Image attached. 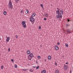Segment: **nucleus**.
Segmentation results:
<instances>
[{
	"mask_svg": "<svg viewBox=\"0 0 73 73\" xmlns=\"http://www.w3.org/2000/svg\"><path fill=\"white\" fill-rule=\"evenodd\" d=\"M56 13L58 15H56V18L59 19V18H61L62 17V15H61V13H60V12L58 11L57 12H56Z\"/></svg>",
	"mask_w": 73,
	"mask_h": 73,
	"instance_id": "1",
	"label": "nucleus"
},
{
	"mask_svg": "<svg viewBox=\"0 0 73 73\" xmlns=\"http://www.w3.org/2000/svg\"><path fill=\"white\" fill-rule=\"evenodd\" d=\"M33 57V53L30 54V55H29L28 56V59L29 60H31L32 58V57Z\"/></svg>",
	"mask_w": 73,
	"mask_h": 73,
	"instance_id": "2",
	"label": "nucleus"
},
{
	"mask_svg": "<svg viewBox=\"0 0 73 73\" xmlns=\"http://www.w3.org/2000/svg\"><path fill=\"white\" fill-rule=\"evenodd\" d=\"M22 26L23 28H26V23H25V21H23L22 22Z\"/></svg>",
	"mask_w": 73,
	"mask_h": 73,
	"instance_id": "3",
	"label": "nucleus"
},
{
	"mask_svg": "<svg viewBox=\"0 0 73 73\" xmlns=\"http://www.w3.org/2000/svg\"><path fill=\"white\" fill-rule=\"evenodd\" d=\"M10 2H9V3L8 5L9 8H13V6H12V2H11V0H10Z\"/></svg>",
	"mask_w": 73,
	"mask_h": 73,
	"instance_id": "4",
	"label": "nucleus"
},
{
	"mask_svg": "<svg viewBox=\"0 0 73 73\" xmlns=\"http://www.w3.org/2000/svg\"><path fill=\"white\" fill-rule=\"evenodd\" d=\"M30 21L31 22L35 21V18L33 17H31L30 19Z\"/></svg>",
	"mask_w": 73,
	"mask_h": 73,
	"instance_id": "5",
	"label": "nucleus"
},
{
	"mask_svg": "<svg viewBox=\"0 0 73 73\" xmlns=\"http://www.w3.org/2000/svg\"><path fill=\"white\" fill-rule=\"evenodd\" d=\"M68 65H66L64 66V70H68Z\"/></svg>",
	"mask_w": 73,
	"mask_h": 73,
	"instance_id": "6",
	"label": "nucleus"
},
{
	"mask_svg": "<svg viewBox=\"0 0 73 73\" xmlns=\"http://www.w3.org/2000/svg\"><path fill=\"white\" fill-rule=\"evenodd\" d=\"M67 32L68 33H69V34H70V33H71V30L70 29H68L67 30Z\"/></svg>",
	"mask_w": 73,
	"mask_h": 73,
	"instance_id": "7",
	"label": "nucleus"
},
{
	"mask_svg": "<svg viewBox=\"0 0 73 73\" xmlns=\"http://www.w3.org/2000/svg\"><path fill=\"white\" fill-rule=\"evenodd\" d=\"M58 48H58V46L57 45L55 46V48L56 50H58Z\"/></svg>",
	"mask_w": 73,
	"mask_h": 73,
	"instance_id": "8",
	"label": "nucleus"
},
{
	"mask_svg": "<svg viewBox=\"0 0 73 73\" xmlns=\"http://www.w3.org/2000/svg\"><path fill=\"white\" fill-rule=\"evenodd\" d=\"M9 40H10V38L9 37H8L7 38L6 41L7 42H8V41H9Z\"/></svg>",
	"mask_w": 73,
	"mask_h": 73,
	"instance_id": "9",
	"label": "nucleus"
},
{
	"mask_svg": "<svg viewBox=\"0 0 73 73\" xmlns=\"http://www.w3.org/2000/svg\"><path fill=\"white\" fill-rule=\"evenodd\" d=\"M51 58H52V57L50 55L48 56V58L49 60H51Z\"/></svg>",
	"mask_w": 73,
	"mask_h": 73,
	"instance_id": "10",
	"label": "nucleus"
},
{
	"mask_svg": "<svg viewBox=\"0 0 73 73\" xmlns=\"http://www.w3.org/2000/svg\"><path fill=\"white\" fill-rule=\"evenodd\" d=\"M27 52L28 54H30V53H31V51L29 50H27Z\"/></svg>",
	"mask_w": 73,
	"mask_h": 73,
	"instance_id": "11",
	"label": "nucleus"
},
{
	"mask_svg": "<svg viewBox=\"0 0 73 73\" xmlns=\"http://www.w3.org/2000/svg\"><path fill=\"white\" fill-rule=\"evenodd\" d=\"M46 73V71H45V70H43L41 72V73Z\"/></svg>",
	"mask_w": 73,
	"mask_h": 73,
	"instance_id": "12",
	"label": "nucleus"
},
{
	"mask_svg": "<svg viewBox=\"0 0 73 73\" xmlns=\"http://www.w3.org/2000/svg\"><path fill=\"white\" fill-rule=\"evenodd\" d=\"M60 13H62V15H63V14H64V13H63V10H60Z\"/></svg>",
	"mask_w": 73,
	"mask_h": 73,
	"instance_id": "13",
	"label": "nucleus"
},
{
	"mask_svg": "<svg viewBox=\"0 0 73 73\" xmlns=\"http://www.w3.org/2000/svg\"><path fill=\"white\" fill-rule=\"evenodd\" d=\"M36 16V13H34L32 15V17H34V16Z\"/></svg>",
	"mask_w": 73,
	"mask_h": 73,
	"instance_id": "14",
	"label": "nucleus"
},
{
	"mask_svg": "<svg viewBox=\"0 0 73 73\" xmlns=\"http://www.w3.org/2000/svg\"><path fill=\"white\" fill-rule=\"evenodd\" d=\"M29 71L30 72H33V70H32V69H30L29 70Z\"/></svg>",
	"mask_w": 73,
	"mask_h": 73,
	"instance_id": "15",
	"label": "nucleus"
},
{
	"mask_svg": "<svg viewBox=\"0 0 73 73\" xmlns=\"http://www.w3.org/2000/svg\"><path fill=\"white\" fill-rule=\"evenodd\" d=\"M45 16H46V17H48V15L46 13H45L44 14Z\"/></svg>",
	"mask_w": 73,
	"mask_h": 73,
	"instance_id": "16",
	"label": "nucleus"
},
{
	"mask_svg": "<svg viewBox=\"0 0 73 73\" xmlns=\"http://www.w3.org/2000/svg\"><path fill=\"white\" fill-rule=\"evenodd\" d=\"M3 15H7V13L6 12V11H4L3 12Z\"/></svg>",
	"mask_w": 73,
	"mask_h": 73,
	"instance_id": "17",
	"label": "nucleus"
},
{
	"mask_svg": "<svg viewBox=\"0 0 73 73\" xmlns=\"http://www.w3.org/2000/svg\"><path fill=\"white\" fill-rule=\"evenodd\" d=\"M59 71L58 70H56L55 71V73H58Z\"/></svg>",
	"mask_w": 73,
	"mask_h": 73,
	"instance_id": "18",
	"label": "nucleus"
},
{
	"mask_svg": "<svg viewBox=\"0 0 73 73\" xmlns=\"http://www.w3.org/2000/svg\"><path fill=\"white\" fill-rule=\"evenodd\" d=\"M66 27H69V25H70V24H66Z\"/></svg>",
	"mask_w": 73,
	"mask_h": 73,
	"instance_id": "19",
	"label": "nucleus"
},
{
	"mask_svg": "<svg viewBox=\"0 0 73 73\" xmlns=\"http://www.w3.org/2000/svg\"><path fill=\"white\" fill-rule=\"evenodd\" d=\"M22 70H23L24 71H27V69H22Z\"/></svg>",
	"mask_w": 73,
	"mask_h": 73,
	"instance_id": "20",
	"label": "nucleus"
},
{
	"mask_svg": "<svg viewBox=\"0 0 73 73\" xmlns=\"http://www.w3.org/2000/svg\"><path fill=\"white\" fill-rule=\"evenodd\" d=\"M40 68V66H38L36 67V69H38L39 68Z\"/></svg>",
	"mask_w": 73,
	"mask_h": 73,
	"instance_id": "21",
	"label": "nucleus"
},
{
	"mask_svg": "<svg viewBox=\"0 0 73 73\" xmlns=\"http://www.w3.org/2000/svg\"><path fill=\"white\" fill-rule=\"evenodd\" d=\"M15 68H17V66L16 64H15Z\"/></svg>",
	"mask_w": 73,
	"mask_h": 73,
	"instance_id": "22",
	"label": "nucleus"
},
{
	"mask_svg": "<svg viewBox=\"0 0 73 73\" xmlns=\"http://www.w3.org/2000/svg\"><path fill=\"white\" fill-rule=\"evenodd\" d=\"M57 9L58 10L56 11V12H57V11H59V12H60V11H59V8H57Z\"/></svg>",
	"mask_w": 73,
	"mask_h": 73,
	"instance_id": "23",
	"label": "nucleus"
},
{
	"mask_svg": "<svg viewBox=\"0 0 73 73\" xmlns=\"http://www.w3.org/2000/svg\"><path fill=\"white\" fill-rule=\"evenodd\" d=\"M38 59H40V58H41V56H38Z\"/></svg>",
	"mask_w": 73,
	"mask_h": 73,
	"instance_id": "24",
	"label": "nucleus"
},
{
	"mask_svg": "<svg viewBox=\"0 0 73 73\" xmlns=\"http://www.w3.org/2000/svg\"><path fill=\"white\" fill-rule=\"evenodd\" d=\"M3 68H4V66H1V69H3Z\"/></svg>",
	"mask_w": 73,
	"mask_h": 73,
	"instance_id": "25",
	"label": "nucleus"
},
{
	"mask_svg": "<svg viewBox=\"0 0 73 73\" xmlns=\"http://www.w3.org/2000/svg\"><path fill=\"white\" fill-rule=\"evenodd\" d=\"M65 45H66V47H68V45L66 43L65 44Z\"/></svg>",
	"mask_w": 73,
	"mask_h": 73,
	"instance_id": "26",
	"label": "nucleus"
},
{
	"mask_svg": "<svg viewBox=\"0 0 73 73\" xmlns=\"http://www.w3.org/2000/svg\"><path fill=\"white\" fill-rule=\"evenodd\" d=\"M26 11H27V13H29V11H28V10L27 9L26 10Z\"/></svg>",
	"mask_w": 73,
	"mask_h": 73,
	"instance_id": "27",
	"label": "nucleus"
},
{
	"mask_svg": "<svg viewBox=\"0 0 73 73\" xmlns=\"http://www.w3.org/2000/svg\"><path fill=\"white\" fill-rule=\"evenodd\" d=\"M11 61H12V62H13V61H14V60H13V59H11Z\"/></svg>",
	"mask_w": 73,
	"mask_h": 73,
	"instance_id": "28",
	"label": "nucleus"
},
{
	"mask_svg": "<svg viewBox=\"0 0 73 73\" xmlns=\"http://www.w3.org/2000/svg\"><path fill=\"white\" fill-rule=\"evenodd\" d=\"M40 6L41 7H42V8H43V5H42V4H41Z\"/></svg>",
	"mask_w": 73,
	"mask_h": 73,
	"instance_id": "29",
	"label": "nucleus"
},
{
	"mask_svg": "<svg viewBox=\"0 0 73 73\" xmlns=\"http://www.w3.org/2000/svg\"><path fill=\"white\" fill-rule=\"evenodd\" d=\"M33 68H36V66H33Z\"/></svg>",
	"mask_w": 73,
	"mask_h": 73,
	"instance_id": "30",
	"label": "nucleus"
},
{
	"mask_svg": "<svg viewBox=\"0 0 73 73\" xmlns=\"http://www.w3.org/2000/svg\"><path fill=\"white\" fill-rule=\"evenodd\" d=\"M10 50H11L10 48H9L8 50V51H9V52H10Z\"/></svg>",
	"mask_w": 73,
	"mask_h": 73,
	"instance_id": "31",
	"label": "nucleus"
},
{
	"mask_svg": "<svg viewBox=\"0 0 73 73\" xmlns=\"http://www.w3.org/2000/svg\"><path fill=\"white\" fill-rule=\"evenodd\" d=\"M59 21H61V18H59Z\"/></svg>",
	"mask_w": 73,
	"mask_h": 73,
	"instance_id": "32",
	"label": "nucleus"
},
{
	"mask_svg": "<svg viewBox=\"0 0 73 73\" xmlns=\"http://www.w3.org/2000/svg\"><path fill=\"white\" fill-rule=\"evenodd\" d=\"M15 1H16V2H17V1H19V0H15Z\"/></svg>",
	"mask_w": 73,
	"mask_h": 73,
	"instance_id": "33",
	"label": "nucleus"
},
{
	"mask_svg": "<svg viewBox=\"0 0 73 73\" xmlns=\"http://www.w3.org/2000/svg\"><path fill=\"white\" fill-rule=\"evenodd\" d=\"M44 20H46V18H44Z\"/></svg>",
	"mask_w": 73,
	"mask_h": 73,
	"instance_id": "34",
	"label": "nucleus"
},
{
	"mask_svg": "<svg viewBox=\"0 0 73 73\" xmlns=\"http://www.w3.org/2000/svg\"><path fill=\"white\" fill-rule=\"evenodd\" d=\"M57 45H60V43H59V42H58L57 43Z\"/></svg>",
	"mask_w": 73,
	"mask_h": 73,
	"instance_id": "35",
	"label": "nucleus"
},
{
	"mask_svg": "<svg viewBox=\"0 0 73 73\" xmlns=\"http://www.w3.org/2000/svg\"><path fill=\"white\" fill-rule=\"evenodd\" d=\"M39 28L40 29H41V26H39Z\"/></svg>",
	"mask_w": 73,
	"mask_h": 73,
	"instance_id": "36",
	"label": "nucleus"
},
{
	"mask_svg": "<svg viewBox=\"0 0 73 73\" xmlns=\"http://www.w3.org/2000/svg\"><path fill=\"white\" fill-rule=\"evenodd\" d=\"M15 37L16 38H17L18 37V36H17V35H16L15 36Z\"/></svg>",
	"mask_w": 73,
	"mask_h": 73,
	"instance_id": "37",
	"label": "nucleus"
},
{
	"mask_svg": "<svg viewBox=\"0 0 73 73\" xmlns=\"http://www.w3.org/2000/svg\"><path fill=\"white\" fill-rule=\"evenodd\" d=\"M23 10H22L21 11V13H23Z\"/></svg>",
	"mask_w": 73,
	"mask_h": 73,
	"instance_id": "38",
	"label": "nucleus"
},
{
	"mask_svg": "<svg viewBox=\"0 0 73 73\" xmlns=\"http://www.w3.org/2000/svg\"><path fill=\"white\" fill-rule=\"evenodd\" d=\"M67 21L68 22H69V21H70V20H69V19H67Z\"/></svg>",
	"mask_w": 73,
	"mask_h": 73,
	"instance_id": "39",
	"label": "nucleus"
},
{
	"mask_svg": "<svg viewBox=\"0 0 73 73\" xmlns=\"http://www.w3.org/2000/svg\"><path fill=\"white\" fill-rule=\"evenodd\" d=\"M36 64H38V62H37V60H36Z\"/></svg>",
	"mask_w": 73,
	"mask_h": 73,
	"instance_id": "40",
	"label": "nucleus"
},
{
	"mask_svg": "<svg viewBox=\"0 0 73 73\" xmlns=\"http://www.w3.org/2000/svg\"><path fill=\"white\" fill-rule=\"evenodd\" d=\"M66 64H68V62L66 63Z\"/></svg>",
	"mask_w": 73,
	"mask_h": 73,
	"instance_id": "41",
	"label": "nucleus"
},
{
	"mask_svg": "<svg viewBox=\"0 0 73 73\" xmlns=\"http://www.w3.org/2000/svg\"><path fill=\"white\" fill-rule=\"evenodd\" d=\"M57 63H55V65H57Z\"/></svg>",
	"mask_w": 73,
	"mask_h": 73,
	"instance_id": "42",
	"label": "nucleus"
},
{
	"mask_svg": "<svg viewBox=\"0 0 73 73\" xmlns=\"http://www.w3.org/2000/svg\"><path fill=\"white\" fill-rule=\"evenodd\" d=\"M70 73H72V72H71V69L70 71Z\"/></svg>",
	"mask_w": 73,
	"mask_h": 73,
	"instance_id": "43",
	"label": "nucleus"
},
{
	"mask_svg": "<svg viewBox=\"0 0 73 73\" xmlns=\"http://www.w3.org/2000/svg\"><path fill=\"white\" fill-rule=\"evenodd\" d=\"M44 61H46V60L45 59L44 60Z\"/></svg>",
	"mask_w": 73,
	"mask_h": 73,
	"instance_id": "44",
	"label": "nucleus"
},
{
	"mask_svg": "<svg viewBox=\"0 0 73 73\" xmlns=\"http://www.w3.org/2000/svg\"><path fill=\"white\" fill-rule=\"evenodd\" d=\"M40 47H42V45H40Z\"/></svg>",
	"mask_w": 73,
	"mask_h": 73,
	"instance_id": "45",
	"label": "nucleus"
},
{
	"mask_svg": "<svg viewBox=\"0 0 73 73\" xmlns=\"http://www.w3.org/2000/svg\"><path fill=\"white\" fill-rule=\"evenodd\" d=\"M1 38H0V40H1Z\"/></svg>",
	"mask_w": 73,
	"mask_h": 73,
	"instance_id": "46",
	"label": "nucleus"
},
{
	"mask_svg": "<svg viewBox=\"0 0 73 73\" xmlns=\"http://www.w3.org/2000/svg\"><path fill=\"white\" fill-rule=\"evenodd\" d=\"M59 9V11H60V9Z\"/></svg>",
	"mask_w": 73,
	"mask_h": 73,
	"instance_id": "47",
	"label": "nucleus"
},
{
	"mask_svg": "<svg viewBox=\"0 0 73 73\" xmlns=\"http://www.w3.org/2000/svg\"><path fill=\"white\" fill-rule=\"evenodd\" d=\"M42 8H43V9H43L44 8L43 7H42Z\"/></svg>",
	"mask_w": 73,
	"mask_h": 73,
	"instance_id": "48",
	"label": "nucleus"
}]
</instances>
